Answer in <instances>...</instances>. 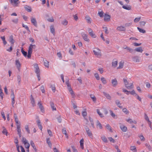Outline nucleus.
<instances>
[{"instance_id":"obj_1","label":"nucleus","mask_w":152,"mask_h":152,"mask_svg":"<svg viewBox=\"0 0 152 152\" xmlns=\"http://www.w3.org/2000/svg\"><path fill=\"white\" fill-rule=\"evenodd\" d=\"M36 46L35 45H32L31 44L28 48L27 57L28 58H30L31 56V54L32 52V50L36 48Z\"/></svg>"},{"instance_id":"obj_2","label":"nucleus","mask_w":152,"mask_h":152,"mask_svg":"<svg viewBox=\"0 0 152 152\" xmlns=\"http://www.w3.org/2000/svg\"><path fill=\"white\" fill-rule=\"evenodd\" d=\"M124 82V84L125 87L128 89H130L133 88V83H129V86H128V84H129V82L126 79H123Z\"/></svg>"},{"instance_id":"obj_3","label":"nucleus","mask_w":152,"mask_h":152,"mask_svg":"<svg viewBox=\"0 0 152 152\" xmlns=\"http://www.w3.org/2000/svg\"><path fill=\"white\" fill-rule=\"evenodd\" d=\"M34 68L35 69V72L37 74V76L39 81L40 80V77L39 74V70L38 66L37 64H35L34 65Z\"/></svg>"},{"instance_id":"obj_4","label":"nucleus","mask_w":152,"mask_h":152,"mask_svg":"<svg viewBox=\"0 0 152 152\" xmlns=\"http://www.w3.org/2000/svg\"><path fill=\"white\" fill-rule=\"evenodd\" d=\"M93 52L94 55L98 57H100L102 54L100 50L98 48H95L93 50Z\"/></svg>"},{"instance_id":"obj_5","label":"nucleus","mask_w":152,"mask_h":152,"mask_svg":"<svg viewBox=\"0 0 152 152\" xmlns=\"http://www.w3.org/2000/svg\"><path fill=\"white\" fill-rule=\"evenodd\" d=\"M22 142L24 144L25 147L26 148H29L30 147V144L28 142L27 140L24 137L23 138Z\"/></svg>"},{"instance_id":"obj_6","label":"nucleus","mask_w":152,"mask_h":152,"mask_svg":"<svg viewBox=\"0 0 152 152\" xmlns=\"http://www.w3.org/2000/svg\"><path fill=\"white\" fill-rule=\"evenodd\" d=\"M86 130L87 134L88 136L91 139H93V134L89 128L88 127H87L86 128Z\"/></svg>"},{"instance_id":"obj_7","label":"nucleus","mask_w":152,"mask_h":152,"mask_svg":"<svg viewBox=\"0 0 152 152\" xmlns=\"http://www.w3.org/2000/svg\"><path fill=\"white\" fill-rule=\"evenodd\" d=\"M81 35L83 39L85 41L87 42H89L90 41V40L88 38L87 34L84 33H82Z\"/></svg>"},{"instance_id":"obj_8","label":"nucleus","mask_w":152,"mask_h":152,"mask_svg":"<svg viewBox=\"0 0 152 152\" xmlns=\"http://www.w3.org/2000/svg\"><path fill=\"white\" fill-rule=\"evenodd\" d=\"M17 130L18 132V134L19 137H21V130L20 129V124H18L16 125Z\"/></svg>"},{"instance_id":"obj_9","label":"nucleus","mask_w":152,"mask_h":152,"mask_svg":"<svg viewBox=\"0 0 152 152\" xmlns=\"http://www.w3.org/2000/svg\"><path fill=\"white\" fill-rule=\"evenodd\" d=\"M110 15L107 14H105L104 16V20L105 22L109 21L110 20Z\"/></svg>"},{"instance_id":"obj_10","label":"nucleus","mask_w":152,"mask_h":152,"mask_svg":"<svg viewBox=\"0 0 152 152\" xmlns=\"http://www.w3.org/2000/svg\"><path fill=\"white\" fill-rule=\"evenodd\" d=\"M85 19L87 23L91 24V23L92 21V19L89 16H86L85 17Z\"/></svg>"},{"instance_id":"obj_11","label":"nucleus","mask_w":152,"mask_h":152,"mask_svg":"<svg viewBox=\"0 0 152 152\" xmlns=\"http://www.w3.org/2000/svg\"><path fill=\"white\" fill-rule=\"evenodd\" d=\"M116 29L117 30L120 31H126L125 27L122 26H118Z\"/></svg>"},{"instance_id":"obj_12","label":"nucleus","mask_w":152,"mask_h":152,"mask_svg":"<svg viewBox=\"0 0 152 152\" xmlns=\"http://www.w3.org/2000/svg\"><path fill=\"white\" fill-rule=\"evenodd\" d=\"M9 41L11 43V45L13 46L15 42V40L13 39L12 35H11L10 36Z\"/></svg>"},{"instance_id":"obj_13","label":"nucleus","mask_w":152,"mask_h":152,"mask_svg":"<svg viewBox=\"0 0 152 152\" xmlns=\"http://www.w3.org/2000/svg\"><path fill=\"white\" fill-rule=\"evenodd\" d=\"M37 123L38 127L42 131V126L41 124V122L39 120H38L37 121Z\"/></svg>"},{"instance_id":"obj_14","label":"nucleus","mask_w":152,"mask_h":152,"mask_svg":"<svg viewBox=\"0 0 152 152\" xmlns=\"http://www.w3.org/2000/svg\"><path fill=\"white\" fill-rule=\"evenodd\" d=\"M122 7L123 8L128 10H131L132 9L131 6L130 5H123Z\"/></svg>"},{"instance_id":"obj_15","label":"nucleus","mask_w":152,"mask_h":152,"mask_svg":"<svg viewBox=\"0 0 152 152\" xmlns=\"http://www.w3.org/2000/svg\"><path fill=\"white\" fill-rule=\"evenodd\" d=\"M15 65L17 68L19 70L21 66V64L18 60H16L15 61Z\"/></svg>"},{"instance_id":"obj_16","label":"nucleus","mask_w":152,"mask_h":152,"mask_svg":"<svg viewBox=\"0 0 152 152\" xmlns=\"http://www.w3.org/2000/svg\"><path fill=\"white\" fill-rule=\"evenodd\" d=\"M118 64V61L116 59H114L112 62V66L113 67L116 66Z\"/></svg>"},{"instance_id":"obj_17","label":"nucleus","mask_w":152,"mask_h":152,"mask_svg":"<svg viewBox=\"0 0 152 152\" xmlns=\"http://www.w3.org/2000/svg\"><path fill=\"white\" fill-rule=\"evenodd\" d=\"M134 50L136 52L142 53L143 50L142 49V47H140L136 48Z\"/></svg>"},{"instance_id":"obj_18","label":"nucleus","mask_w":152,"mask_h":152,"mask_svg":"<svg viewBox=\"0 0 152 152\" xmlns=\"http://www.w3.org/2000/svg\"><path fill=\"white\" fill-rule=\"evenodd\" d=\"M31 21L32 23L36 27L37 26V22L36 19L34 18H31Z\"/></svg>"},{"instance_id":"obj_19","label":"nucleus","mask_w":152,"mask_h":152,"mask_svg":"<svg viewBox=\"0 0 152 152\" xmlns=\"http://www.w3.org/2000/svg\"><path fill=\"white\" fill-rule=\"evenodd\" d=\"M124 62L123 61H121L119 63V66L117 67L118 69L122 68L124 66Z\"/></svg>"},{"instance_id":"obj_20","label":"nucleus","mask_w":152,"mask_h":152,"mask_svg":"<svg viewBox=\"0 0 152 152\" xmlns=\"http://www.w3.org/2000/svg\"><path fill=\"white\" fill-rule=\"evenodd\" d=\"M112 83L113 86H115L117 84V81L116 79L115 78L112 80Z\"/></svg>"},{"instance_id":"obj_21","label":"nucleus","mask_w":152,"mask_h":152,"mask_svg":"<svg viewBox=\"0 0 152 152\" xmlns=\"http://www.w3.org/2000/svg\"><path fill=\"white\" fill-rule=\"evenodd\" d=\"M120 128L122 131L124 132H126L127 130V128L123 125H121L120 126Z\"/></svg>"},{"instance_id":"obj_22","label":"nucleus","mask_w":152,"mask_h":152,"mask_svg":"<svg viewBox=\"0 0 152 152\" xmlns=\"http://www.w3.org/2000/svg\"><path fill=\"white\" fill-rule=\"evenodd\" d=\"M38 105L41 111L42 112H43L44 111V108L42 106V103L41 102H39L38 103Z\"/></svg>"},{"instance_id":"obj_23","label":"nucleus","mask_w":152,"mask_h":152,"mask_svg":"<svg viewBox=\"0 0 152 152\" xmlns=\"http://www.w3.org/2000/svg\"><path fill=\"white\" fill-rule=\"evenodd\" d=\"M30 144L32 146V147H33V148L34 149L35 151L36 152L37 151V149L36 148V146H35V144L32 141H30Z\"/></svg>"},{"instance_id":"obj_24","label":"nucleus","mask_w":152,"mask_h":152,"mask_svg":"<svg viewBox=\"0 0 152 152\" xmlns=\"http://www.w3.org/2000/svg\"><path fill=\"white\" fill-rule=\"evenodd\" d=\"M126 121L128 122V123L131 124L132 123H133L134 124H136L137 123V122L136 121L134 120V121H132V120L131 119L129 118L126 120Z\"/></svg>"},{"instance_id":"obj_25","label":"nucleus","mask_w":152,"mask_h":152,"mask_svg":"<svg viewBox=\"0 0 152 152\" xmlns=\"http://www.w3.org/2000/svg\"><path fill=\"white\" fill-rule=\"evenodd\" d=\"M50 30L51 32L54 35L55 34V32L54 27L53 25L51 26L50 27Z\"/></svg>"},{"instance_id":"obj_26","label":"nucleus","mask_w":152,"mask_h":152,"mask_svg":"<svg viewBox=\"0 0 152 152\" xmlns=\"http://www.w3.org/2000/svg\"><path fill=\"white\" fill-rule=\"evenodd\" d=\"M110 115L113 118H117V115H115L114 113H113L112 111L111 110H110Z\"/></svg>"},{"instance_id":"obj_27","label":"nucleus","mask_w":152,"mask_h":152,"mask_svg":"<svg viewBox=\"0 0 152 152\" xmlns=\"http://www.w3.org/2000/svg\"><path fill=\"white\" fill-rule=\"evenodd\" d=\"M80 148L82 149H83V148H84V146H83L84 140H83V139H82L80 141Z\"/></svg>"},{"instance_id":"obj_28","label":"nucleus","mask_w":152,"mask_h":152,"mask_svg":"<svg viewBox=\"0 0 152 152\" xmlns=\"http://www.w3.org/2000/svg\"><path fill=\"white\" fill-rule=\"evenodd\" d=\"M31 103L32 104L33 106H34L35 105V102L34 98H33L32 95H31Z\"/></svg>"},{"instance_id":"obj_29","label":"nucleus","mask_w":152,"mask_h":152,"mask_svg":"<svg viewBox=\"0 0 152 152\" xmlns=\"http://www.w3.org/2000/svg\"><path fill=\"white\" fill-rule=\"evenodd\" d=\"M44 64L45 66L48 68H49V62L46 60H44Z\"/></svg>"},{"instance_id":"obj_30","label":"nucleus","mask_w":152,"mask_h":152,"mask_svg":"<svg viewBox=\"0 0 152 152\" xmlns=\"http://www.w3.org/2000/svg\"><path fill=\"white\" fill-rule=\"evenodd\" d=\"M62 133L63 134H64L65 135L66 138H68V134H67V132L66 130L65 129H63L62 131Z\"/></svg>"},{"instance_id":"obj_31","label":"nucleus","mask_w":152,"mask_h":152,"mask_svg":"<svg viewBox=\"0 0 152 152\" xmlns=\"http://www.w3.org/2000/svg\"><path fill=\"white\" fill-rule=\"evenodd\" d=\"M50 103L51 107L52 109L53 110H56V108L54 106V105L53 102H50Z\"/></svg>"},{"instance_id":"obj_32","label":"nucleus","mask_w":152,"mask_h":152,"mask_svg":"<svg viewBox=\"0 0 152 152\" xmlns=\"http://www.w3.org/2000/svg\"><path fill=\"white\" fill-rule=\"evenodd\" d=\"M25 9L28 12H30L31 11V8L30 7L26 6L25 7Z\"/></svg>"},{"instance_id":"obj_33","label":"nucleus","mask_w":152,"mask_h":152,"mask_svg":"<svg viewBox=\"0 0 152 152\" xmlns=\"http://www.w3.org/2000/svg\"><path fill=\"white\" fill-rule=\"evenodd\" d=\"M96 125L97 126H98L100 129H102V124L100 123L99 121H97L96 122Z\"/></svg>"},{"instance_id":"obj_34","label":"nucleus","mask_w":152,"mask_h":152,"mask_svg":"<svg viewBox=\"0 0 152 152\" xmlns=\"http://www.w3.org/2000/svg\"><path fill=\"white\" fill-rule=\"evenodd\" d=\"M90 96L94 102H95L96 100V98L95 96L93 94H90Z\"/></svg>"},{"instance_id":"obj_35","label":"nucleus","mask_w":152,"mask_h":152,"mask_svg":"<svg viewBox=\"0 0 152 152\" xmlns=\"http://www.w3.org/2000/svg\"><path fill=\"white\" fill-rule=\"evenodd\" d=\"M133 60L134 61L136 62H139L140 61V60L137 56H135L133 58Z\"/></svg>"},{"instance_id":"obj_36","label":"nucleus","mask_w":152,"mask_h":152,"mask_svg":"<svg viewBox=\"0 0 152 152\" xmlns=\"http://www.w3.org/2000/svg\"><path fill=\"white\" fill-rule=\"evenodd\" d=\"M21 52L24 57H26L27 56V52L24 51L23 48L21 49Z\"/></svg>"},{"instance_id":"obj_37","label":"nucleus","mask_w":152,"mask_h":152,"mask_svg":"<svg viewBox=\"0 0 152 152\" xmlns=\"http://www.w3.org/2000/svg\"><path fill=\"white\" fill-rule=\"evenodd\" d=\"M130 150L134 152H137V151L136 147L135 146H131Z\"/></svg>"},{"instance_id":"obj_38","label":"nucleus","mask_w":152,"mask_h":152,"mask_svg":"<svg viewBox=\"0 0 152 152\" xmlns=\"http://www.w3.org/2000/svg\"><path fill=\"white\" fill-rule=\"evenodd\" d=\"M25 128L26 131L28 133L30 134V131L29 129L28 125H26L25 126Z\"/></svg>"},{"instance_id":"obj_39","label":"nucleus","mask_w":152,"mask_h":152,"mask_svg":"<svg viewBox=\"0 0 152 152\" xmlns=\"http://www.w3.org/2000/svg\"><path fill=\"white\" fill-rule=\"evenodd\" d=\"M103 94L107 99H110L111 96L108 94H107L104 92H103Z\"/></svg>"},{"instance_id":"obj_40","label":"nucleus","mask_w":152,"mask_h":152,"mask_svg":"<svg viewBox=\"0 0 152 152\" xmlns=\"http://www.w3.org/2000/svg\"><path fill=\"white\" fill-rule=\"evenodd\" d=\"M137 28L139 31V32L140 33H145L146 32V31L145 30L142 29V28H140L139 27H138Z\"/></svg>"},{"instance_id":"obj_41","label":"nucleus","mask_w":152,"mask_h":152,"mask_svg":"<svg viewBox=\"0 0 152 152\" xmlns=\"http://www.w3.org/2000/svg\"><path fill=\"white\" fill-rule=\"evenodd\" d=\"M102 140L103 141L105 142H107V138L104 136H102L101 137Z\"/></svg>"},{"instance_id":"obj_42","label":"nucleus","mask_w":152,"mask_h":152,"mask_svg":"<svg viewBox=\"0 0 152 152\" xmlns=\"http://www.w3.org/2000/svg\"><path fill=\"white\" fill-rule=\"evenodd\" d=\"M70 93L71 94V95L73 97H74V94L73 93V91L72 89V88H69V89H68Z\"/></svg>"},{"instance_id":"obj_43","label":"nucleus","mask_w":152,"mask_h":152,"mask_svg":"<svg viewBox=\"0 0 152 152\" xmlns=\"http://www.w3.org/2000/svg\"><path fill=\"white\" fill-rule=\"evenodd\" d=\"M68 22L66 20H64L62 22V23L64 26H66L67 25Z\"/></svg>"},{"instance_id":"obj_44","label":"nucleus","mask_w":152,"mask_h":152,"mask_svg":"<svg viewBox=\"0 0 152 152\" xmlns=\"http://www.w3.org/2000/svg\"><path fill=\"white\" fill-rule=\"evenodd\" d=\"M96 111L97 113L101 117H104L103 115L100 112L99 109H97Z\"/></svg>"},{"instance_id":"obj_45","label":"nucleus","mask_w":152,"mask_h":152,"mask_svg":"<svg viewBox=\"0 0 152 152\" xmlns=\"http://www.w3.org/2000/svg\"><path fill=\"white\" fill-rule=\"evenodd\" d=\"M89 34L92 37L94 38L96 37V35L94 33L93 31L91 32V33H90Z\"/></svg>"},{"instance_id":"obj_46","label":"nucleus","mask_w":152,"mask_h":152,"mask_svg":"<svg viewBox=\"0 0 152 152\" xmlns=\"http://www.w3.org/2000/svg\"><path fill=\"white\" fill-rule=\"evenodd\" d=\"M116 103L119 107L121 108H122V107L121 106V104L120 103L119 101L117 100L116 102Z\"/></svg>"},{"instance_id":"obj_47","label":"nucleus","mask_w":152,"mask_h":152,"mask_svg":"<svg viewBox=\"0 0 152 152\" xmlns=\"http://www.w3.org/2000/svg\"><path fill=\"white\" fill-rule=\"evenodd\" d=\"M141 19V17L136 18L134 20V22L135 23L138 22Z\"/></svg>"},{"instance_id":"obj_48","label":"nucleus","mask_w":152,"mask_h":152,"mask_svg":"<svg viewBox=\"0 0 152 152\" xmlns=\"http://www.w3.org/2000/svg\"><path fill=\"white\" fill-rule=\"evenodd\" d=\"M47 142L49 146L51 147L52 144L50 141L49 138H47Z\"/></svg>"},{"instance_id":"obj_49","label":"nucleus","mask_w":152,"mask_h":152,"mask_svg":"<svg viewBox=\"0 0 152 152\" xmlns=\"http://www.w3.org/2000/svg\"><path fill=\"white\" fill-rule=\"evenodd\" d=\"M122 110L126 114H128L129 113V111L126 108H124Z\"/></svg>"},{"instance_id":"obj_50","label":"nucleus","mask_w":152,"mask_h":152,"mask_svg":"<svg viewBox=\"0 0 152 152\" xmlns=\"http://www.w3.org/2000/svg\"><path fill=\"white\" fill-rule=\"evenodd\" d=\"M98 14L100 17H102L103 16L104 12L102 11L99 12Z\"/></svg>"},{"instance_id":"obj_51","label":"nucleus","mask_w":152,"mask_h":152,"mask_svg":"<svg viewBox=\"0 0 152 152\" xmlns=\"http://www.w3.org/2000/svg\"><path fill=\"white\" fill-rule=\"evenodd\" d=\"M106 127L110 132H112L111 128L109 124H107L106 126Z\"/></svg>"},{"instance_id":"obj_52","label":"nucleus","mask_w":152,"mask_h":152,"mask_svg":"<svg viewBox=\"0 0 152 152\" xmlns=\"http://www.w3.org/2000/svg\"><path fill=\"white\" fill-rule=\"evenodd\" d=\"M87 114V113L86 110L83 111L82 113V115L84 118L86 116Z\"/></svg>"},{"instance_id":"obj_53","label":"nucleus","mask_w":152,"mask_h":152,"mask_svg":"<svg viewBox=\"0 0 152 152\" xmlns=\"http://www.w3.org/2000/svg\"><path fill=\"white\" fill-rule=\"evenodd\" d=\"M94 76L95 77H96V79L97 80H99L100 79V77H99V74L97 73H96L94 74Z\"/></svg>"},{"instance_id":"obj_54","label":"nucleus","mask_w":152,"mask_h":152,"mask_svg":"<svg viewBox=\"0 0 152 152\" xmlns=\"http://www.w3.org/2000/svg\"><path fill=\"white\" fill-rule=\"evenodd\" d=\"M51 89L53 92H55L56 91V88L54 85H52L51 86Z\"/></svg>"},{"instance_id":"obj_55","label":"nucleus","mask_w":152,"mask_h":152,"mask_svg":"<svg viewBox=\"0 0 152 152\" xmlns=\"http://www.w3.org/2000/svg\"><path fill=\"white\" fill-rule=\"evenodd\" d=\"M101 80L103 84H105L107 83L106 80L105 79V78L104 77H102L101 78Z\"/></svg>"},{"instance_id":"obj_56","label":"nucleus","mask_w":152,"mask_h":152,"mask_svg":"<svg viewBox=\"0 0 152 152\" xmlns=\"http://www.w3.org/2000/svg\"><path fill=\"white\" fill-rule=\"evenodd\" d=\"M139 137L140 138L142 141H145V139L143 135H140L139 136Z\"/></svg>"},{"instance_id":"obj_57","label":"nucleus","mask_w":152,"mask_h":152,"mask_svg":"<svg viewBox=\"0 0 152 152\" xmlns=\"http://www.w3.org/2000/svg\"><path fill=\"white\" fill-rule=\"evenodd\" d=\"M144 117H145V119L147 121H148V123L149 122V121H150L149 120V118L146 114H145Z\"/></svg>"},{"instance_id":"obj_58","label":"nucleus","mask_w":152,"mask_h":152,"mask_svg":"<svg viewBox=\"0 0 152 152\" xmlns=\"http://www.w3.org/2000/svg\"><path fill=\"white\" fill-rule=\"evenodd\" d=\"M103 28L104 29V32L106 34H108V31L107 28L106 27H103Z\"/></svg>"},{"instance_id":"obj_59","label":"nucleus","mask_w":152,"mask_h":152,"mask_svg":"<svg viewBox=\"0 0 152 152\" xmlns=\"http://www.w3.org/2000/svg\"><path fill=\"white\" fill-rule=\"evenodd\" d=\"M57 56L60 59L62 58V56L60 52H58L57 53Z\"/></svg>"},{"instance_id":"obj_60","label":"nucleus","mask_w":152,"mask_h":152,"mask_svg":"<svg viewBox=\"0 0 152 152\" xmlns=\"http://www.w3.org/2000/svg\"><path fill=\"white\" fill-rule=\"evenodd\" d=\"M12 21L15 23H17L18 21V18L13 19L12 20Z\"/></svg>"},{"instance_id":"obj_61","label":"nucleus","mask_w":152,"mask_h":152,"mask_svg":"<svg viewBox=\"0 0 152 152\" xmlns=\"http://www.w3.org/2000/svg\"><path fill=\"white\" fill-rule=\"evenodd\" d=\"M125 49H126L127 50H128L130 52H132L133 51V50L130 48L129 47H126L124 48Z\"/></svg>"},{"instance_id":"obj_62","label":"nucleus","mask_w":152,"mask_h":152,"mask_svg":"<svg viewBox=\"0 0 152 152\" xmlns=\"http://www.w3.org/2000/svg\"><path fill=\"white\" fill-rule=\"evenodd\" d=\"M40 89L42 93H44L45 92L44 87L43 86H42L40 87Z\"/></svg>"},{"instance_id":"obj_63","label":"nucleus","mask_w":152,"mask_h":152,"mask_svg":"<svg viewBox=\"0 0 152 152\" xmlns=\"http://www.w3.org/2000/svg\"><path fill=\"white\" fill-rule=\"evenodd\" d=\"M135 96L136 97V98L138 99L139 101L141 102L142 101L141 99L139 96L137 94H136Z\"/></svg>"},{"instance_id":"obj_64","label":"nucleus","mask_w":152,"mask_h":152,"mask_svg":"<svg viewBox=\"0 0 152 152\" xmlns=\"http://www.w3.org/2000/svg\"><path fill=\"white\" fill-rule=\"evenodd\" d=\"M108 138L110 142L113 143L115 142V140L112 137H109Z\"/></svg>"}]
</instances>
